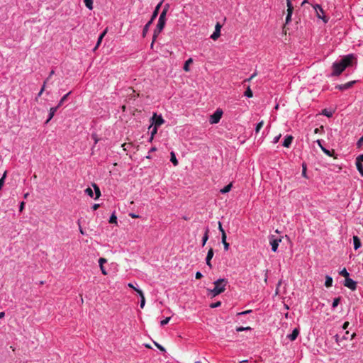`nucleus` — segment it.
I'll list each match as a JSON object with an SVG mask.
<instances>
[{
  "mask_svg": "<svg viewBox=\"0 0 363 363\" xmlns=\"http://www.w3.org/2000/svg\"><path fill=\"white\" fill-rule=\"evenodd\" d=\"M91 137L94 140V144L96 145L99 141V138H98L96 134H92Z\"/></svg>",
  "mask_w": 363,
  "mask_h": 363,
  "instance_id": "obj_46",
  "label": "nucleus"
},
{
  "mask_svg": "<svg viewBox=\"0 0 363 363\" xmlns=\"http://www.w3.org/2000/svg\"><path fill=\"white\" fill-rule=\"evenodd\" d=\"M251 330L250 327H238L236 328L237 332H242L244 330Z\"/></svg>",
  "mask_w": 363,
  "mask_h": 363,
  "instance_id": "obj_39",
  "label": "nucleus"
},
{
  "mask_svg": "<svg viewBox=\"0 0 363 363\" xmlns=\"http://www.w3.org/2000/svg\"><path fill=\"white\" fill-rule=\"evenodd\" d=\"M70 94H71V91L68 92L67 94H66L65 96H63L62 97V99H60V101H59V103L57 106L58 108H60L64 104V102L67 99V97Z\"/></svg>",
  "mask_w": 363,
  "mask_h": 363,
  "instance_id": "obj_26",
  "label": "nucleus"
},
{
  "mask_svg": "<svg viewBox=\"0 0 363 363\" xmlns=\"http://www.w3.org/2000/svg\"><path fill=\"white\" fill-rule=\"evenodd\" d=\"M344 285L352 291L357 288V282L350 278L345 279Z\"/></svg>",
  "mask_w": 363,
  "mask_h": 363,
  "instance_id": "obj_7",
  "label": "nucleus"
},
{
  "mask_svg": "<svg viewBox=\"0 0 363 363\" xmlns=\"http://www.w3.org/2000/svg\"><path fill=\"white\" fill-rule=\"evenodd\" d=\"M213 255H214L213 250L212 247H211L208 251L207 256L206 258V264L209 267L210 269L212 268V264H211V260L213 258Z\"/></svg>",
  "mask_w": 363,
  "mask_h": 363,
  "instance_id": "obj_10",
  "label": "nucleus"
},
{
  "mask_svg": "<svg viewBox=\"0 0 363 363\" xmlns=\"http://www.w3.org/2000/svg\"><path fill=\"white\" fill-rule=\"evenodd\" d=\"M85 6L89 9H93V0H84Z\"/></svg>",
  "mask_w": 363,
  "mask_h": 363,
  "instance_id": "obj_30",
  "label": "nucleus"
},
{
  "mask_svg": "<svg viewBox=\"0 0 363 363\" xmlns=\"http://www.w3.org/2000/svg\"><path fill=\"white\" fill-rule=\"evenodd\" d=\"M54 73H55V72H54V71H53V70H52V71L50 72V74H49L48 77L46 79V80H45V81H46V82H48V80L50 79V77H52V75H53V74H54Z\"/></svg>",
  "mask_w": 363,
  "mask_h": 363,
  "instance_id": "obj_63",
  "label": "nucleus"
},
{
  "mask_svg": "<svg viewBox=\"0 0 363 363\" xmlns=\"http://www.w3.org/2000/svg\"><path fill=\"white\" fill-rule=\"evenodd\" d=\"M155 345L157 346V347L160 350L163 351V352H164V351H165V349H164L162 345H159V344H158V343H157V342H155Z\"/></svg>",
  "mask_w": 363,
  "mask_h": 363,
  "instance_id": "obj_51",
  "label": "nucleus"
},
{
  "mask_svg": "<svg viewBox=\"0 0 363 363\" xmlns=\"http://www.w3.org/2000/svg\"><path fill=\"white\" fill-rule=\"evenodd\" d=\"M99 267H100V269H101V271L102 274L104 275H106L107 274V272L104 269V265H99Z\"/></svg>",
  "mask_w": 363,
  "mask_h": 363,
  "instance_id": "obj_53",
  "label": "nucleus"
},
{
  "mask_svg": "<svg viewBox=\"0 0 363 363\" xmlns=\"http://www.w3.org/2000/svg\"><path fill=\"white\" fill-rule=\"evenodd\" d=\"M320 130H323V126L321 125L320 128H316L315 130H314V133H318L320 132Z\"/></svg>",
  "mask_w": 363,
  "mask_h": 363,
  "instance_id": "obj_56",
  "label": "nucleus"
},
{
  "mask_svg": "<svg viewBox=\"0 0 363 363\" xmlns=\"http://www.w3.org/2000/svg\"><path fill=\"white\" fill-rule=\"evenodd\" d=\"M221 27L222 26H221V25L219 23H216V27H215V31L213 32V33L211 36V38L213 40H217L220 37Z\"/></svg>",
  "mask_w": 363,
  "mask_h": 363,
  "instance_id": "obj_8",
  "label": "nucleus"
},
{
  "mask_svg": "<svg viewBox=\"0 0 363 363\" xmlns=\"http://www.w3.org/2000/svg\"><path fill=\"white\" fill-rule=\"evenodd\" d=\"M233 186V184L232 183H230L229 184H228L227 186H225L224 188H223L222 189H220V193L222 194H226L228 192H229L230 190H231V188Z\"/></svg>",
  "mask_w": 363,
  "mask_h": 363,
  "instance_id": "obj_23",
  "label": "nucleus"
},
{
  "mask_svg": "<svg viewBox=\"0 0 363 363\" xmlns=\"http://www.w3.org/2000/svg\"><path fill=\"white\" fill-rule=\"evenodd\" d=\"M281 238L275 239V238H274V236H272L270 238L269 242L272 246V250L273 252H277L278 246H279V243L281 242Z\"/></svg>",
  "mask_w": 363,
  "mask_h": 363,
  "instance_id": "obj_6",
  "label": "nucleus"
},
{
  "mask_svg": "<svg viewBox=\"0 0 363 363\" xmlns=\"http://www.w3.org/2000/svg\"><path fill=\"white\" fill-rule=\"evenodd\" d=\"M99 206H100V205H99V204H98V203H95V204L92 206V209H93L94 211H96V210H97V209L99 208Z\"/></svg>",
  "mask_w": 363,
  "mask_h": 363,
  "instance_id": "obj_62",
  "label": "nucleus"
},
{
  "mask_svg": "<svg viewBox=\"0 0 363 363\" xmlns=\"http://www.w3.org/2000/svg\"><path fill=\"white\" fill-rule=\"evenodd\" d=\"M332 284H333L332 277H330V276H326L325 277V287L329 288V287L332 286Z\"/></svg>",
  "mask_w": 363,
  "mask_h": 363,
  "instance_id": "obj_22",
  "label": "nucleus"
},
{
  "mask_svg": "<svg viewBox=\"0 0 363 363\" xmlns=\"http://www.w3.org/2000/svg\"><path fill=\"white\" fill-rule=\"evenodd\" d=\"M145 296H143V298H141V301H140V308H143L145 306Z\"/></svg>",
  "mask_w": 363,
  "mask_h": 363,
  "instance_id": "obj_48",
  "label": "nucleus"
},
{
  "mask_svg": "<svg viewBox=\"0 0 363 363\" xmlns=\"http://www.w3.org/2000/svg\"><path fill=\"white\" fill-rule=\"evenodd\" d=\"M193 62V60L191 58H189V60H187L185 63H184V70L185 72H188L189 71V65L191 64Z\"/></svg>",
  "mask_w": 363,
  "mask_h": 363,
  "instance_id": "obj_28",
  "label": "nucleus"
},
{
  "mask_svg": "<svg viewBox=\"0 0 363 363\" xmlns=\"http://www.w3.org/2000/svg\"><path fill=\"white\" fill-rule=\"evenodd\" d=\"M151 121H152V123H151V125L150 126V128L152 125L155 126L156 128H158L160 125H162L163 123H164V120L163 119L162 116L157 115L156 113H153V116L151 118Z\"/></svg>",
  "mask_w": 363,
  "mask_h": 363,
  "instance_id": "obj_4",
  "label": "nucleus"
},
{
  "mask_svg": "<svg viewBox=\"0 0 363 363\" xmlns=\"http://www.w3.org/2000/svg\"><path fill=\"white\" fill-rule=\"evenodd\" d=\"M218 224V230L221 233V235H223L224 234H226L225 230H224V229L222 227V223L219 221Z\"/></svg>",
  "mask_w": 363,
  "mask_h": 363,
  "instance_id": "obj_43",
  "label": "nucleus"
},
{
  "mask_svg": "<svg viewBox=\"0 0 363 363\" xmlns=\"http://www.w3.org/2000/svg\"><path fill=\"white\" fill-rule=\"evenodd\" d=\"M135 291L138 294V295H140V298H143V296H144V294H143V292L142 290H140L139 289H135Z\"/></svg>",
  "mask_w": 363,
  "mask_h": 363,
  "instance_id": "obj_49",
  "label": "nucleus"
},
{
  "mask_svg": "<svg viewBox=\"0 0 363 363\" xmlns=\"http://www.w3.org/2000/svg\"><path fill=\"white\" fill-rule=\"evenodd\" d=\"M208 233H209V229L206 228V230H205L204 235H203V239H202V245L203 246L205 245L206 242H207V240L208 239Z\"/></svg>",
  "mask_w": 363,
  "mask_h": 363,
  "instance_id": "obj_27",
  "label": "nucleus"
},
{
  "mask_svg": "<svg viewBox=\"0 0 363 363\" xmlns=\"http://www.w3.org/2000/svg\"><path fill=\"white\" fill-rule=\"evenodd\" d=\"M202 277H203V275H202V274L201 272H197L196 273L195 277H196V279H200L201 278H202Z\"/></svg>",
  "mask_w": 363,
  "mask_h": 363,
  "instance_id": "obj_52",
  "label": "nucleus"
},
{
  "mask_svg": "<svg viewBox=\"0 0 363 363\" xmlns=\"http://www.w3.org/2000/svg\"><path fill=\"white\" fill-rule=\"evenodd\" d=\"M257 75V72L255 71L251 76L250 78L248 79H246L244 80V82H250L252 79H254L256 76Z\"/></svg>",
  "mask_w": 363,
  "mask_h": 363,
  "instance_id": "obj_41",
  "label": "nucleus"
},
{
  "mask_svg": "<svg viewBox=\"0 0 363 363\" xmlns=\"http://www.w3.org/2000/svg\"><path fill=\"white\" fill-rule=\"evenodd\" d=\"M164 26H165V22L158 21L156 28L154 30V33H153V36H152V41L151 43V48L153 47L155 41L156 40L159 34L163 30Z\"/></svg>",
  "mask_w": 363,
  "mask_h": 363,
  "instance_id": "obj_3",
  "label": "nucleus"
},
{
  "mask_svg": "<svg viewBox=\"0 0 363 363\" xmlns=\"http://www.w3.org/2000/svg\"><path fill=\"white\" fill-rule=\"evenodd\" d=\"M294 137L292 135H286L284 142H283V146L285 147H289L291 145V143L293 141Z\"/></svg>",
  "mask_w": 363,
  "mask_h": 363,
  "instance_id": "obj_12",
  "label": "nucleus"
},
{
  "mask_svg": "<svg viewBox=\"0 0 363 363\" xmlns=\"http://www.w3.org/2000/svg\"><path fill=\"white\" fill-rule=\"evenodd\" d=\"M362 144H363V141H361V138H359V140L357 143V147H359V148L361 147Z\"/></svg>",
  "mask_w": 363,
  "mask_h": 363,
  "instance_id": "obj_58",
  "label": "nucleus"
},
{
  "mask_svg": "<svg viewBox=\"0 0 363 363\" xmlns=\"http://www.w3.org/2000/svg\"><path fill=\"white\" fill-rule=\"evenodd\" d=\"M162 1L160 2L157 6L155 7V11H153L152 13V17L150 18L151 21H154V20L156 18V17L158 15V13H159V11H160V9L162 6Z\"/></svg>",
  "mask_w": 363,
  "mask_h": 363,
  "instance_id": "obj_13",
  "label": "nucleus"
},
{
  "mask_svg": "<svg viewBox=\"0 0 363 363\" xmlns=\"http://www.w3.org/2000/svg\"><path fill=\"white\" fill-rule=\"evenodd\" d=\"M107 262V259L106 258L101 257L99 259V265H104V263Z\"/></svg>",
  "mask_w": 363,
  "mask_h": 363,
  "instance_id": "obj_47",
  "label": "nucleus"
},
{
  "mask_svg": "<svg viewBox=\"0 0 363 363\" xmlns=\"http://www.w3.org/2000/svg\"><path fill=\"white\" fill-rule=\"evenodd\" d=\"M24 206H25V202L24 201H22L20 204V207H19V211L21 212L23 208H24Z\"/></svg>",
  "mask_w": 363,
  "mask_h": 363,
  "instance_id": "obj_57",
  "label": "nucleus"
},
{
  "mask_svg": "<svg viewBox=\"0 0 363 363\" xmlns=\"http://www.w3.org/2000/svg\"><path fill=\"white\" fill-rule=\"evenodd\" d=\"M281 136V134H279L277 136L274 137V140H273V143H278L279 140L280 139Z\"/></svg>",
  "mask_w": 363,
  "mask_h": 363,
  "instance_id": "obj_50",
  "label": "nucleus"
},
{
  "mask_svg": "<svg viewBox=\"0 0 363 363\" xmlns=\"http://www.w3.org/2000/svg\"><path fill=\"white\" fill-rule=\"evenodd\" d=\"M153 23L152 21L150 20L147 23L146 25L144 26L143 28V36L145 37L147 34V33L148 32V29L150 28V26H151V24Z\"/></svg>",
  "mask_w": 363,
  "mask_h": 363,
  "instance_id": "obj_21",
  "label": "nucleus"
},
{
  "mask_svg": "<svg viewBox=\"0 0 363 363\" xmlns=\"http://www.w3.org/2000/svg\"><path fill=\"white\" fill-rule=\"evenodd\" d=\"M221 240H222V243H223V245L224 246L225 250L228 251L229 250L230 245L226 241V234H224L223 235H221Z\"/></svg>",
  "mask_w": 363,
  "mask_h": 363,
  "instance_id": "obj_18",
  "label": "nucleus"
},
{
  "mask_svg": "<svg viewBox=\"0 0 363 363\" xmlns=\"http://www.w3.org/2000/svg\"><path fill=\"white\" fill-rule=\"evenodd\" d=\"M171 318L170 317H167L165 319L162 320L161 322H160V325L162 326H164V325L167 324L169 323V321L170 320Z\"/></svg>",
  "mask_w": 363,
  "mask_h": 363,
  "instance_id": "obj_42",
  "label": "nucleus"
},
{
  "mask_svg": "<svg viewBox=\"0 0 363 363\" xmlns=\"http://www.w3.org/2000/svg\"><path fill=\"white\" fill-rule=\"evenodd\" d=\"M85 193L91 198L94 196V192L90 187H88L85 189Z\"/></svg>",
  "mask_w": 363,
  "mask_h": 363,
  "instance_id": "obj_37",
  "label": "nucleus"
},
{
  "mask_svg": "<svg viewBox=\"0 0 363 363\" xmlns=\"http://www.w3.org/2000/svg\"><path fill=\"white\" fill-rule=\"evenodd\" d=\"M355 83V81H352V82H349L346 84H340V85H337L336 86V88H337L338 89L340 90H345V89H350V87L352 86V85Z\"/></svg>",
  "mask_w": 363,
  "mask_h": 363,
  "instance_id": "obj_11",
  "label": "nucleus"
},
{
  "mask_svg": "<svg viewBox=\"0 0 363 363\" xmlns=\"http://www.w3.org/2000/svg\"><path fill=\"white\" fill-rule=\"evenodd\" d=\"M302 174L303 177H306V166L303 165V170H302Z\"/></svg>",
  "mask_w": 363,
  "mask_h": 363,
  "instance_id": "obj_55",
  "label": "nucleus"
},
{
  "mask_svg": "<svg viewBox=\"0 0 363 363\" xmlns=\"http://www.w3.org/2000/svg\"><path fill=\"white\" fill-rule=\"evenodd\" d=\"M299 334V330L298 328H295L292 333L289 335H288V338L291 340V341H294L296 339L297 336Z\"/></svg>",
  "mask_w": 363,
  "mask_h": 363,
  "instance_id": "obj_15",
  "label": "nucleus"
},
{
  "mask_svg": "<svg viewBox=\"0 0 363 363\" xmlns=\"http://www.w3.org/2000/svg\"><path fill=\"white\" fill-rule=\"evenodd\" d=\"M106 33V30H104V32H103V33L99 35V38H98V40H97V43H96V47H95L94 50H96V49L99 46V45L101 44V41H102V40H103L104 37L105 36Z\"/></svg>",
  "mask_w": 363,
  "mask_h": 363,
  "instance_id": "obj_25",
  "label": "nucleus"
},
{
  "mask_svg": "<svg viewBox=\"0 0 363 363\" xmlns=\"http://www.w3.org/2000/svg\"><path fill=\"white\" fill-rule=\"evenodd\" d=\"M251 311L250 310H248V311H243V312H241V313H238V315H245V314H247L249 313H250Z\"/></svg>",
  "mask_w": 363,
  "mask_h": 363,
  "instance_id": "obj_61",
  "label": "nucleus"
},
{
  "mask_svg": "<svg viewBox=\"0 0 363 363\" xmlns=\"http://www.w3.org/2000/svg\"><path fill=\"white\" fill-rule=\"evenodd\" d=\"M227 284L228 280L226 279H219L214 282V288L211 290H209V291L213 297L219 295L225 291V286Z\"/></svg>",
  "mask_w": 363,
  "mask_h": 363,
  "instance_id": "obj_2",
  "label": "nucleus"
},
{
  "mask_svg": "<svg viewBox=\"0 0 363 363\" xmlns=\"http://www.w3.org/2000/svg\"><path fill=\"white\" fill-rule=\"evenodd\" d=\"M223 115V111L221 109L218 108L213 114L210 116L209 122L211 124L218 123Z\"/></svg>",
  "mask_w": 363,
  "mask_h": 363,
  "instance_id": "obj_5",
  "label": "nucleus"
},
{
  "mask_svg": "<svg viewBox=\"0 0 363 363\" xmlns=\"http://www.w3.org/2000/svg\"><path fill=\"white\" fill-rule=\"evenodd\" d=\"M340 300H341L340 297L335 298L333 300V305H332L333 307L335 308V307L337 306V305L339 304Z\"/></svg>",
  "mask_w": 363,
  "mask_h": 363,
  "instance_id": "obj_38",
  "label": "nucleus"
},
{
  "mask_svg": "<svg viewBox=\"0 0 363 363\" xmlns=\"http://www.w3.org/2000/svg\"><path fill=\"white\" fill-rule=\"evenodd\" d=\"M167 12V9L164 8L162 13L160 15L159 20L160 21L166 22V15Z\"/></svg>",
  "mask_w": 363,
  "mask_h": 363,
  "instance_id": "obj_20",
  "label": "nucleus"
},
{
  "mask_svg": "<svg viewBox=\"0 0 363 363\" xmlns=\"http://www.w3.org/2000/svg\"><path fill=\"white\" fill-rule=\"evenodd\" d=\"M322 151L327 155L330 156V157H333V153H334V150H333L332 151H330L328 150H327L326 148L325 147H322Z\"/></svg>",
  "mask_w": 363,
  "mask_h": 363,
  "instance_id": "obj_34",
  "label": "nucleus"
},
{
  "mask_svg": "<svg viewBox=\"0 0 363 363\" xmlns=\"http://www.w3.org/2000/svg\"><path fill=\"white\" fill-rule=\"evenodd\" d=\"M170 155H171V158H170L171 162L173 163V164L174 166H177L178 164V160L176 158L175 153L174 152H172L170 153Z\"/></svg>",
  "mask_w": 363,
  "mask_h": 363,
  "instance_id": "obj_29",
  "label": "nucleus"
},
{
  "mask_svg": "<svg viewBox=\"0 0 363 363\" xmlns=\"http://www.w3.org/2000/svg\"><path fill=\"white\" fill-rule=\"evenodd\" d=\"M221 305V302L220 301H217L216 303H213L210 305V307L211 308H217L218 306H220Z\"/></svg>",
  "mask_w": 363,
  "mask_h": 363,
  "instance_id": "obj_44",
  "label": "nucleus"
},
{
  "mask_svg": "<svg viewBox=\"0 0 363 363\" xmlns=\"http://www.w3.org/2000/svg\"><path fill=\"white\" fill-rule=\"evenodd\" d=\"M48 82L45 81L44 83H43V85L40 91V92L38 93V96H40L43 94V92L45 91V84Z\"/></svg>",
  "mask_w": 363,
  "mask_h": 363,
  "instance_id": "obj_45",
  "label": "nucleus"
},
{
  "mask_svg": "<svg viewBox=\"0 0 363 363\" xmlns=\"http://www.w3.org/2000/svg\"><path fill=\"white\" fill-rule=\"evenodd\" d=\"M130 145V143L129 144L124 143L122 145V147H123V150L126 151V150H128V147Z\"/></svg>",
  "mask_w": 363,
  "mask_h": 363,
  "instance_id": "obj_59",
  "label": "nucleus"
},
{
  "mask_svg": "<svg viewBox=\"0 0 363 363\" xmlns=\"http://www.w3.org/2000/svg\"><path fill=\"white\" fill-rule=\"evenodd\" d=\"M263 125H264V121H262L259 123H257V125L256 126V128H255L256 133L259 132V130L262 128Z\"/></svg>",
  "mask_w": 363,
  "mask_h": 363,
  "instance_id": "obj_36",
  "label": "nucleus"
},
{
  "mask_svg": "<svg viewBox=\"0 0 363 363\" xmlns=\"http://www.w3.org/2000/svg\"><path fill=\"white\" fill-rule=\"evenodd\" d=\"M157 128L155 126L153 127L152 130H151V137L150 140H152L154 138V135L157 133Z\"/></svg>",
  "mask_w": 363,
  "mask_h": 363,
  "instance_id": "obj_40",
  "label": "nucleus"
},
{
  "mask_svg": "<svg viewBox=\"0 0 363 363\" xmlns=\"http://www.w3.org/2000/svg\"><path fill=\"white\" fill-rule=\"evenodd\" d=\"M321 113L323 115V116H325L328 118L331 117L333 114V112L331 111H328L326 108L323 109L321 112Z\"/></svg>",
  "mask_w": 363,
  "mask_h": 363,
  "instance_id": "obj_31",
  "label": "nucleus"
},
{
  "mask_svg": "<svg viewBox=\"0 0 363 363\" xmlns=\"http://www.w3.org/2000/svg\"><path fill=\"white\" fill-rule=\"evenodd\" d=\"M245 96H246L248 98H251L253 96V93L250 86H247V88L245 92Z\"/></svg>",
  "mask_w": 363,
  "mask_h": 363,
  "instance_id": "obj_33",
  "label": "nucleus"
},
{
  "mask_svg": "<svg viewBox=\"0 0 363 363\" xmlns=\"http://www.w3.org/2000/svg\"><path fill=\"white\" fill-rule=\"evenodd\" d=\"M355 58L353 55H347L342 57L340 62L333 63L332 74L333 76L340 75L346 69V67L352 65V61Z\"/></svg>",
  "mask_w": 363,
  "mask_h": 363,
  "instance_id": "obj_1",
  "label": "nucleus"
},
{
  "mask_svg": "<svg viewBox=\"0 0 363 363\" xmlns=\"http://www.w3.org/2000/svg\"><path fill=\"white\" fill-rule=\"evenodd\" d=\"M109 223H115L116 224L117 223V217L115 214H112L110 217V219H109Z\"/></svg>",
  "mask_w": 363,
  "mask_h": 363,
  "instance_id": "obj_35",
  "label": "nucleus"
},
{
  "mask_svg": "<svg viewBox=\"0 0 363 363\" xmlns=\"http://www.w3.org/2000/svg\"><path fill=\"white\" fill-rule=\"evenodd\" d=\"M92 186H93V187L94 189L95 194H96V197L94 199H97L101 196L100 189H99V187L96 184H94Z\"/></svg>",
  "mask_w": 363,
  "mask_h": 363,
  "instance_id": "obj_24",
  "label": "nucleus"
},
{
  "mask_svg": "<svg viewBox=\"0 0 363 363\" xmlns=\"http://www.w3.org/2000/svg\"><path fill=\"white\" fill-rule=\"evenodd\" d=\"M286 4H287V14L292 15L294 11V6L292 5V3L290 0H286Z\"/></svg>",
  "mask_w": 363,
  "mask_h": 363,
  "instance_id": "obj_19",
  "label": "nucleus"
},
{
  "mask_svg": "<svg viewBox=\"0 0 363 363\" xmlns=\"http://www.w3.org/2000/svg\"><path fill=\"white\" fill-rule=\"evenodd\" d=\"M340 274L342 277H344L345 279H348L350 278L349 276V273L347 272V269L345 268L342 269L340 272Z\"/></svg>",
  "mask_w": 363,
  "mask_h": 363,
  "instance_id": "obj_32",
  "label": "nucleus"
},
{
  "mask_svg": "<svg viewBox=\"0 0 363 363\" xmlns=\"http://www.w3.org/2000/svg\"><path fill=\"white\" fill-rule=\"evenodd\" d=\"M313 8L316 11V15H317V17L318 18H321L324 21V22H327L328 21V19L325 18V16H322L320 13H323V9L321 8V6L318 4H316L315 6H313Z\"/></svg>",
  "mask_w": 363,
  "mask_h": 363,
  "instance_id": "obj_9",
  "label": "nucleus"
},
{
  "mask_svg": "<svg viewBox=\"0 0 363 363\" xmlns=\"http://www.w3.org/2000/svg\"><path fill=\"white\" fill-rule=\"evenodd\" d=\"M363 161L359 160V158H356V167L359 174L363 177Z\"/></svg>",
  "mask_w": 363,
  "mask_h": 363,
  "instance_id": "obj_14",
  "label": "nucleus"
},
{
  "mask_svg": "<svg viewBox=\"0 0 363 363\" xmlns=\"http://www.w3.org/2000/svg\"><path fill=\"white\" fill-rule=\"evenodd\" d=\"M129 216L132 218H139V216L137 215V214H135L133 213H131L129 214Z\"/></svg>",
  "mask_w": 363,
  "mask_h": 363,
  "instance_id": "obj_60",
  "label": "nucleus"
},
{
  "mask_svg": "<svg viewBox=\"0 0 363 363\" xmlns=\"http://www.w3.org/2000/svg\"><path fill=\"white\" fill-rule=\"evenodd\" d=\"M353 242H354V250H357L358 248H359L361 247V241L357 236H356V235L353 236Z\"/></svg>",
  "mask_w": 363,
  "mask_h": 363,
  "instance_id": "obj_17",
  "label": "nucleus"
},
{
  "mask_svg": "<svg viewBox=\"0 0 363 363\" xmlns=\"http://www.w3.org/2000/svg\"><path fill=\"white\" fill-rule=\"evenodd\" d=\"M349 324H350L349 322H345L343 323L342 328L346 329L348 327Z\"/></svg>",
  "mask_w": 363,
  "mask_h": 363,
  "instance_id": "obj_64",
  "label": "nucleus"
},
{
  "mask_svg": "<svg viewBox=\"0 0 363 363\" xmlns=\"http://www.w3.org/2000/svg\"><path fill=\"white\" fill-rule=\"evenodd\" d=\"M291 16L292 15H289L287 14L286 17V24L289 23L291 20Z\"/></svg>",
  "mask_w": 363,
  "mask_h": 363,
  "instance_id": "obj_54",
  "label": "nucleus"
},
{
  "mask_svg": "<svg viewBox=\"0 0 363 363\" xmlns=\"http://www.w3.org/2000/svg\"><path fill=\"white\" fill-rule=\"evenodd\" d=\"M59 108L57 106L56 107H52L50 109V113H49V117L47 119L45 123H48L49 121L53 118L55 112L57 111Z\"/></svg>",
  "mask_w": 363,
  "mask_h": 363,
  "instance_id": "obj_16",
  "label": "nucleus"
}]
</instances>
